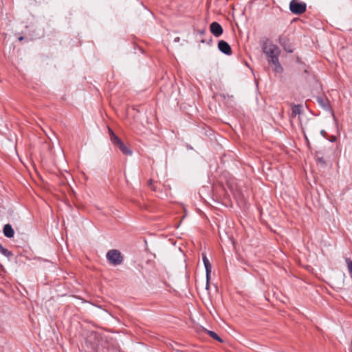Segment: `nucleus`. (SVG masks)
<instances>
[{"label":"nucleus","instance_id":"7","mask_svg":"<svg viewBox=\"0 0 352 352\" xmlns=\"http://www.w3.org/2000/svg\"><path fill=\"white\" fill-rule=\"evenodd\" d=\"M278 43L286 52H287L289 53L293 52V49L292 48L290 43H289V41L287 36H279Z\"/></svg>","mask_w":352,"mask_h":352},{"label":"nucleus","instance_id":"26","mask_svg":"<svg viewBox=\"0 0 352 352\" xmlns=\"http://www.w3.org/2000/svg\"><path fill=\"white\" fill-rule=\"evenodd\" d=\"M349 274H350V276H351V279H352V272H349Z\"/></svg>","mask_w":352,"mask_h":352},{"label":"nucleus","instance_id":"22","mask_svg":"<svg viewBox=\"0 0 352 352\" xmlns=\"http://www.w3.org/2000/svg\"><path fill=\"white\" fill-rule=\"evenodd\" d=\"M46 135H47V136L48 137V138H49L50 140H52V138H51V137H52V135H47V134H46Z\"/></svg>","mask_w":352,"mask_h":352},{"label":"nucleus","instance_id":"17","mask_svg":"<svg viewBox=\"0 0 352 352\" xmlns=\"http://www.w3.org/2000/svg\"><path fill=\"white\" fill-rule=\"evenodd\" d=\"M199 33L201 34V35H204V34L206 33V30L204 28L203 30H201L199 31Z\"/></svg>","mask_w":352,"mask_h":352},{"label":"nucleus","instance_id":"4","mask_svg":"<svg viewBox=\"0 0 352 352\" xmlns=\"http://www.w3.org/2000/svg\"><path fill=\"white\" fill-rule=\"evenodd\" d=\"M307 4L299 0H292L289 3V10L294 14H301L306 11Z\"/></svg>","mask_w":352,"mask_h":352},{"label":"nucleus","instance_id":"25","mask_svg":"<svg viewBox=\"0 0 352 352\" xmlns=\"http://www.w3.org/2000/svg\"><path fill=\"white\" fill-rule=\"evenodd\" d=\"M179 40V37H177V38H175V41H178Z\"/></svg>","mask_w":352,"mask_h":352},{"label":"nucleus","instance_id":"1","mask_svg":"<svg viewBox=\"0 0 352 352\" xmlns=\"http://www.w3.org/2000/svg\"><path fill=\"white\" fill-rule=\"evenodd\" d=\"M262 50L269 65L274 66V72L281 74L283 72V68L279 62L278 58L280 54L279 47L272 42L265 41L263 44Z\"/></svg>","mask_w":352,"mask_h":352},{"label":"nucleus","instance_id":"20","mask_svg":"<svg viewBox=\"0 0 352 352\" xmlns=\"http://www.w3.org/2000/svg\"><path fill=\"white\" fill-rule=\"evenodd\" d=\"M318 161H319L320 163L325 164L324 160H323L322 158H318Z\"/></svg>","mask_w":352,"mask_h":352},{"label":"nucleus","instance_id":"24","mask_svg":"<svg viewBox=\"0 0 352 352\" xmlns=\"http://www.w3.org/2000/svg\"><path fill=\"white\" fill-rule=\"evenodd\" d=\"M19 41H22L23 39V36H21L19 38Z\"/></svg>","mask_w":352,"mask_h":352},{"label":"nucleus","instance_id":"13","mask_svg":"<svg viewBox=\"0 0 352 352\" xmlns=\"http://www.w3.org/2000/svg\"><path fill=\"white\" fill-rule=\"evenodd\" d=\"M208 335H209L213 339L219 341V342H223L222 339L214 332L212 331L206 330Z\"/></svg>","mask_w":352,"mask_h":352},{"label":"nucleus","instance_id":"14","mask_svg":"<svg viewBox=\"0 0 352 352\" xmlns=\"http://www.w3.org/2000/svg\"><path fill=\"white\" fill-rule=\"evenodd\" d=\"M345 261L347 265L349 272H352V261L350 258H346L345 259Z\"/></svg>","mask_w":352,"mask_h":352},{"label":"nucleus","instance_id":"18","mask_svg":"<svg viewBox=\"0 0 352 352\" xmlns=\"http://www.w3.org/2000/svg\"><path fill=\"white\" fill-rule=\"evenodd\" d=\"M209 282H210V280H208V279L206 278V289H209V287H210Z\"/></svg>","mask_w":352,"mask_h":352},{"label":"nucleus","instance_id":"21","mask_svg":"<svg viewBox=\"0 0 352 352\" xmlns=\"http://www.w3.org/2000/svg\"><path fill=\"white\" fill-rule=\"evenodd\" d=\"M46 135H47V136L48 137V138H49L50 140H52V138H51V137H52V135H47V134H46Z\"/></svg>","mask_w":352,"mask_h":352},{"label":"nucleus","instance_id":"6","mask_svg":"<svg viewBox=\"0 0 352 352\" xmlns=\"http://www.w3.org/2000/svg\"><path fill=\"white\" fill-rule=\"evenodd\" d=\"M210 30L215 37H219L223 32L221 25L217 22H212L210 24Z\"/></svg>","mask_w":352,"mask_h":352},{"label":"nucleus","instance_id":"15","mask_svg":"<svg viewBox=\"0 0 352 352\" xmlns=\"http://www.w3.org/2000/svg\"><path fill=\"white\" fill-rule=\"evenodd\" d=\"M212 37L210 36H209L208 41H207L206 39H204V38L201 39V43H207V44H210L212 42Z\"/></svg>","mask_w":352,"mask_h":352},{"label":"nucleus","instance_id":"16","mask_svg":"<svg viewBox=\"0 0 352 352\" xmlns=\"http://www.w3.org/2000/svg\"><path fill=\"white\" fill-rule=\"evenodd\" d=\"M152 183H153V180L152 179H149V181L148 182V184L151 188V189L155 190V188L153 186Z\"/></svg>","mask_w":352,"mask_h":352},{"label":"nucleus","instance_id":"12","mask_svg":"<svg viewBox=\"0 0 352 352\" xmlns=\"http://www.w3.org/2000/svg\"><path fill=\"white\" fill-rule=\"evenodd\" d=\"M0 253L8 258L13 256V254L12 253V252H10L8 249L5 248L1 243H0Z\"/></svg>","mask_w":352,"mask_h":352},{"label":"nucleus","instance_id":"27","mask_svg":"<svg viewBox=\"0 0 352 352\" xmlns=\"http://www.w3.org/2000/svg\"><path fill=\"white\" fill-rule=\"evenodd\" d=\"M52 135L55 137V134L54 133H52Z\"/></svg>","mask_w":352,"mask_h":352},{"label":"nucleus","instance_id":"9","mask_svg":"<svg viewBox=\"0 0 352 352\" xmlns=\"http://www.w3.org/2000/svg\"><path fill=\"white\" fill-rule=\"evenodd\" d=\"M4 235L8 238H12L14 236V231L10 224H6L3 229Z\"/></svg>","mask_w":352,"mask_h":352},{"label":"nucleus","instance_id":"3","mask_svg":"<svg viewBox=\"0 0 352 352\" xmlns=\"http://www.w3.org/2000/svg\"><path fill=\"white\" fill-rule=\"evenodd\" d=\"M106 256L108 261L113 265H120L123 261V257L120 252L118 250H111L108 251Z\"/></svg>","mask_w":352,"mask_h":352},{"label":"nucleus","instance_id":"5","mask_svg":"<svg viewBox=\"0 0 352 352\" xmlns=\"http://www.w3.org/2000/svg\"><path fill=\"white\" fill-rule=\"evenodd\" d=\"M218 49L220 52L223 53L226 55H231L232 54V49L230 45L228 42L221 40L218 43Z\"/></svg>","mask_w":352,"mask_h":352},{"label":"nucleus","instance_id":"19","mask_svg":"<svg viewBox=\"0 0 352 352\" xmlns=\"http://www.w3.org/2000/svg\"><path fill=\"white\" fill-rule=\"evenodd\" d=\"M320 133H321V135H322V136H324H324H325V134H326V131H325L324 130H322V131H320Z\"/></svg>","mask_w":352,"mask_h":352},{"label":"nucleus","instance_id":"10","mask_svg":"<svg viewBox=\"0 0 352 352\" xmlns=\"http://www.w3.org/2000/svg\"><path fill=\"white\" fill-rule=\"evenodd\" d=\"M318 104L324 109L328 110L329 109V101L327 98L318 97L317 98Z\"/></svg>","mask_w":352,"mask_h":352},{"label":"nucleus","instance_id":"8","mask_svg":"<svg viewBox=\"0 0 352 352\" xmlns=\"http://www.w3.org/2000/svg\"><path fill=\"white\" fill-rule=\"evenodd\" d=\"M201 255H202V260L204 262V267L206 269V278L208 280H210L212 265L210 264V261L207 258L206 253H202Z\"/></svg>","mask_w":352,"mask_h":352},{"label":"nucleus","instance_id":"2","mask_svg":"<svg viewBox=\"0 0 352 352\" xmlns=\"http://www.w3.org/2000/svg\"><path fill=\"white\" fill-rule=\"evenodd\" d=\"M110 132V138L112 143L116 145L120 151L126 155H131L133 152L128 148L124 142L113 132L112 130L109 129Z\"/></svg>","mask_w":352,"mask_h":352},{"label":"nucleus","instance_id":"23","mask_svg":"<svg viewBox=\"0 0 352 352\" xmlns=\"http://www.w3.org/2000/svg\"><path fill=\"white\" fill-rule=\"evenodd\" d=\"M335 140H336V138H335V137H333V138H331V139L330 140V141H331V142H333V141H335Z\"/></svg>","mask_w":352,"mask_h":352},{"label":"nucleus","instance_id":"11","mask_svg":"<svg viewBox=\"0 0 352 352\" xmlns=\"http://www.w3.org/2000/svg\"><path fill=\"white\" fill-rule=\"evenodd\" d=\"M302 109H303V107L302 104H294L292 107V116L295 117L297 115L301 114L302 112Z\"/></svg>","mask_w":352,"mask_h":352}]
</instances>
